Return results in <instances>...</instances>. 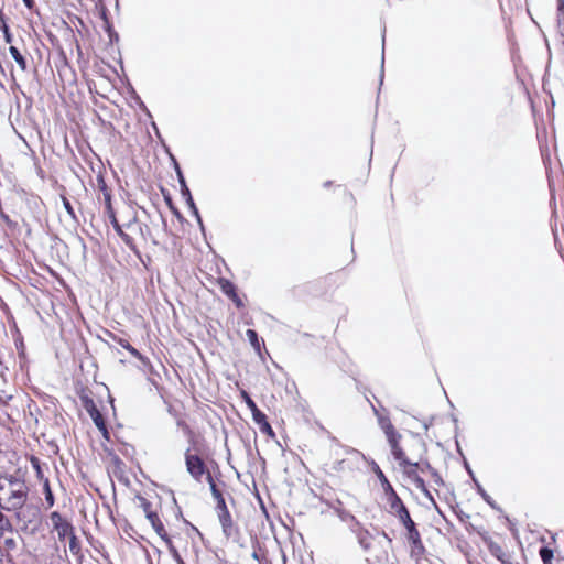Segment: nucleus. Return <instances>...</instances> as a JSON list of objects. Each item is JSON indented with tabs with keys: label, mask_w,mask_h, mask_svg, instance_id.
<instances>
[{
	"label": "nucleus",
	"mask_w": 564,
	"mask_h": 564,
	"mask_svg": "<svg viewBox=\"0 0 564 564\" xmlns=\"http://www.w3.org/2000/svg\"><path fill=\"white\" fill-rule=\"evenodd\" d=\"M10 529V522L8 518L0 511V531L3 532Z\"/></svg>",
	"instance_id": "nucleus-31"
},
{
	"label": "nucleus",
	"mask_w": 564,
	"mask_h": 564,
	"mask_svg": "<svg viewBox=\"0 0 564 564\" xmlns=\"http://www.w3.org/2000/svg\"><path fill=\"white\" fill-rule=\"evenodd\" d=\"M9 53L10 55L12 56V58L17 62V64L19 65V67L21 68L22 72H25L26 68H28V65H26V59L24 58V56L20 53V51L11 45L9 47Z\"/></svg>",
	"instance_id": "nucleus-14"
},
{
	"label": "nucleus",
	"mask_w": 564,
	"mask_h": 564,
	"mask_svg": "<svg viewBox=\"0 0 564 564\" xmlns=\"http://www.w3.org/2000/svg\"><path fill=\"white\" fill-rule=\"evenodd\" d=\"M563 7H564V1L560 0V9H562Z\"/></svg>",
	"instance_id": "nucleus-39"
},
{
	"label": "nucleus",
	"mask_w": 564,
	"mask_h": 564,
	"mask_svg": "<svg viewBox=\"0 0 564 564\" xmlns=\"http://www.w3.org/2000/svg\"><path fill=\"white\" fill-rule=\"evenodd\" d=\"M117 343L124 349H127L133 357L138 358L139 360H141L143 364H145L148 360L141 355V352L135 349L133 346H131L129 344L128 340L123 339V338H118L117 339Z\"/></svg>",
	"instance_id": "nucleus-15"
},
{
	"label": "nucleus",
	"mask_w": 564,
	"mask_h": 564,
	"mask_svg": "<svg viewBox=\"0 0 564 564\" xmlns=\"http://www.w3.org/2000/svg\"><path fill=\"white\" fill-rule=\"evenodd\" d=\"M246 336L248 338V340L250 341L251 346L259 350L260 349V343H259V338H258V334L256 330L253 329H248L246 332Z\"/></svg>",
	"instance_id": "nucleus-21"
},
{
	"label": "nucleus",
	"mask_w": 564,
	"mask_h": 564,
	"mask_svg": "<svg viewBox=\"0 0 564 564\" xmlns=\"http://www.w3.org/2000/svg\"><path fill=\"white\" fill-rule=\"evenodd\" d=\"M107 216L113 227V229L116 230V232L120 236V238L122 239V241L131 249H134V245H133V239L130 235H128L127 232L123 231L122 229V226L119 224V221L117 220V217H116V214H115V210L113 212H109L107 213Z\"/></svg>",
	"instance_id": "nucleus-8"
},
{
	"label": "nucleus",
	"mask_w": 564,
	"mask_h": 564,
	"mask_svg": "<svg viewBox=\"0 0 564 564\" xmlns=\"http://www.w3.org/2000/svg\"><path fill=\"white\" fill-rule=\"evenodd\" d=\"M127 228L131 229V230H134L135 228H138L139 230H141V227H140V225L138 224V221L135 219L129 221L127 224Z\"/></svg>",
	"instance_id": "nucleus-35"
},
{
	"label": "nucleus",
	"mask_w": 564,
	"mask_h": 564,
	"mask_svg": "<svg viewBox=\"0 0 564 564\" xmlns=\"http://www.w3.org/2000/svg\"><path fill=\"white\" fill-rule=\"evenodd\" d=\"M172 554L177 564H185V562L183 561V558L181 557L175 547H172Z\"/></svg>",
	"instance_id": "nucleus-34"
},
{
	"label": "nucleus",
	"mask_w": 564,
	"mask_h": 564,
	"mask_svg": "<svg viewBox=\"0 0 564 564\" xmlns=\"http://www.w3.org/2000/svg\"><path fill=\"white\" fill-rule=\"evenodd\" d=\"M101 192H102V196H104V200H105V212H106V214L109 213V212H113V208H112V205H111V195H110V192L108 191V188H107L105 183H102Z\"/></svg>",
	"instance_id": "nucleus-18"
},
{
	"label": "nucleus",
	"mask_w": 564,
	"mask_h": 564,
	"mask_svg": "<svg viewBox=\"0 0 564 564\" xmlns=\"http://www.w3.org/2000/svg\"><path fill=\"white\" fill-rule=\"evenodd\" d=\"M50 519L53 529L57 532L59 541H64L66 538H69L74 533L73 525L66 521L57 511L52 512Z\"/></svg>",
	"instance_id": "nucleus-5"
},
{
	"label": "nucleus",
	"mask_w": 564,
	"mask_h": 564,
	"mask_svg": "<svg viewBox=\"0 0 564 564\" xmlns=\"http://www.w3.org/2000/svg\"><path fill=\"white\" fill-rule=\"evenodd\" d=\"M387 438H388L389 445L391 447V453H392L394 459L395 460L403 459V456H405V454L402 451V448L399 446L400 434L394 433L393 436H388Z\"/></svg>",
	"instance_id": "nucleus-10"
},
{
	"label": "nucleus",
	"mask_w": 564,
	"mask_h": 564,
	"mask_svg": "<svg viewBox=\"0 0 564 564\" xmlns=\"http://www.w3.org/2000/svg\"><path fill=\"white\" fill-rule=\"evenodd\" d=\"M489 549H490V552L492 555H495L499 561L505 563V560H503L505 553L499 545L490 544Z\"/></svg>",
	"instance_id": "nucleus-24"
},
{
	"label": "nucleus",
	"mask_w": 564,
	"mask_h": 564,
	"mask_svg": "<svg viewBox=\"0 0 564 564\" xmlns=\"http://www.w3.org/2000/svg\"><path fill=\"white\" fill-rule=\"evenodd\" d=\"M207 481L209 482L210 485V490H212V494H213V497L218 500L220 498H223V495L221 492L219 491V489L217 488L216 484L214 482V479H213V476L210 475V473H207Z\"/></svg>",
	"instance_id": "nucleus-22"
},
{
	"label": "nucleus",
	"mask_w": 564,
	"mask_h": 564,
	"mask_svg": "<svg viewBox=\"0 0 564 564\" xmlns=\"http://www.w3.org/2000/svg\"><path fill=\"white\" fill-rule=\"evenodd\" d=\"M89 413H90V416H91L95 425L98 427V430L100 432H102V434L105 436H107L108 431H107L106 423H105V420L102 417V414L94 405L89 410Z\"/></svg>",
	"instance_id": "nucleus-12"
},
{
	"label": "nucleus",
	"mask_w": 564,
	"mask_h": 564,
	"mask_svg": "<svg viewBox=\"0 0 564 564\" xmlns=\"http://www.w3.org/2000/svg\"><path fill=\"white\" fill-rule=\"evenodd\" d=\"M219 522L223 528L224 534L229 538L234 532V523L229 511L219 512L218 514Z\"/></svg>",
	"instance_id": "nucleus-9"
},
{
	"label": "nucleus",
	"mask_w": 564,
	"mask_h": 564,
	"mask_svg": "<svg viewBox=\"0 0 564 564\" xmlns=\"http://www.w3.org/2000/svg\"><path fill=\"white\" fill-rule=\"evenodd\" d=\"M358 543L361 549L367 553V561L372 563H380L387 560L388 553L383 550L377 551L373 536L366 530L357 533Z\"/></svg>",
	"instance_id": "nucleus-3"
},
{
	"label": "nucleus",
	"mask_w": 564,
	"mask_h": 564,
	"mask_svg": "<svg viewBox=\"0 0 564 564\" xmlns=\"http://www.w3.org/2000/svg\"><path fill=\"white\" fill-rule=\"evenodd\" d=\"M62 202H63V206H64L65 210L67 212V214L73 219H76V215H75V212H74V208H73L70 202L65 196L62 197Z\"/></svg>",
	"instance_id": "nucleus-26"
},
{
	"label": "nucleus",
	"mask_w": 564,
	"mask_h": 564,
	"mask_svg": "<svg viewBox=\"0 0 564 564\" xmlns=\"http://www.w3.org/2000/svg\"><path fill=\"white\" fill-rule=\"evenodd\" d=\"M177 173H178V177H180L182 196L184 198H186V196H188V194H191V192H189L188 187L186 186L185 180H184L182 173L180 172V170L177 171Z\"/></svg>",
	"instance_id": "nucleus-27"
},
{
	"label": "nucleus",
	"mask_w": 564,
	"mask_h": 564,
	"mask_svg": "<svg viewBox=\"0 0 564 564\" xmlns=\"http://www.w3.org/2000/svg\"><path fill=\"white\" fill-rule=\"evenodd\" d=\"M30 487L19 473L0 476V508L14 512L18 520L26 525L37 518L39 511L29 503Z\"/></svg>",
	"instance_id": "nucleus-1"
},
{
	"label": "nucleus",
	"mask_w": 564,
	"mask_h": 564,
	"mask_svg": "<svg viewBox=\"0 0 564 564\" xmlns=\"http://www.w3.org/2000/svg\"><path fill=\"white\" fill-rule=\"evenodd\" d=\"M24 4L28 7V8H32L33 7V0H23Z\"/></svg>",
	"instance_id": "nucleus-36"
},
{
	"label": "nucleus",
	"mask_w": 564,
	"mask_h": 564,
	"mask_svg": "<svg viewBox=\"0 0 564 564\" xmlns=\"http://www.w3.org/2000/svg\"><path fill=\"white\" fill-rule=\"evenodd\" d=\"M186 203L188 205V207L191 208V210L193 212V214L196 216L198 223L202 225V219H200V216L198 214V209L193 200V197L191 194H188V196H186Z\"/></svg>",
	"instance_id": "nucleus-23"
},
{
	"label": "nucleus",
	"mask_w": 564,
	"mask_h": 564,
	"mask_svg": "<svg viewBox=\"0 0 564 564\" xmlns=\"http://www.w3.org/2000/svg\"><path fill=\"white\" fill-rule=\"evenodd\" d=\"M433 479V482L437 486H442L444 482H443V479L441 477V475L438 474V471L436 469H431V471L429 473Z\"/></svg>",
	"instance_id": "nucleus-30"
},
{
	"label": "nucleus",
	"mask_w": 564,
	"mask_h": 564,
	"mask_svg": "<svg viewBox=\"0 0 564 564\" xmlns=\"http://www.w3.org/2000/svg\"><path fill=\"white\" fill-rule=\"evenodd\" d=\"M375 471H376L378 479L381 482L382 490L384 492L388 506L390 507L391 505L400 501L401 498L398 496V494L395 492V490L393 489V487L391 486V484L384 476L383 471L379 468V466L376 467Z\"/></svg>",
	"instance_id": "nucleus-7"
},
{
	"label": "nucleus",
	"mask_w": 564,
	"mask_h": 564,
	"mask_svg": "<svg viewBox=\"0 0 564 564\" xmlns=\"http://www.w3.org/2000/svg\"><path fill=\"white\" fill-rule=\"evenodd\" d=\"M242 397L246 401L247 406L250 409L252 413L253 421H263L265 414L258 409L256 402L249 397V394L243 391Z\"/></svg>",
	"instance_id": "nucleus-11"
},
{
	"label": "nucleus",
	"mask_w": 564,
	"mask_h": 564,
	"mask_svg": "<svg viewBox=\"0 0 564 564\" xmlns=\"http://www.w3.org/2000/svg\"><path fill=\"white\" fill-rule=\"evenodd\" d=\"M68 539H69V551L73 554L78 553L80 550V545H79V542L77 541V538L75 536V534L73 533Z\"/></svg>",
	"instance_id": "nucleus-25"
},
{
	"label": "nucleus",
	"mask_w": 564,
	"mask_h": 564,
	"mask_svg": "<svg viewBox=\"0 0 564 564\" xmlns=\"http://www.w3.org/2000/svg\"><path fill=\"white\" fill-rule=\"evenodd\" d=\"M185 465L187 473L197 481H200L202 477L209 473L204 460L198 455L192 454L189 449L185 453Z\"/></svg>",
	"instance_id": "nucleus-4"
},
{
	"label": "nucleus",
	"mask_w": 564,
	"mask_h": 564,
	"mask_svg": "<svg viewBox=\"0 0 564 564\" xmlns=\"http://www.w3.org/2000/svg\"><path fill=\"white\" fill-rule=\"evenodd\" d=\"M539 554H540V557H541L543 564H553L552 560H553L554 554L551 549L543 546L540 549Z\"/></svg>",
	"instance_id": "nucleus-19"
},
{
	"label": "nucleus",
	"mask_w": 564,
	"mask_h": 564,
	"mask_svg": "<svg viewBox=\"0 0 564 564\" xmlns=\"http://www.w3.org/2000/svg\"><path fill=\"white\" fill-rule=\"evenodd\" d=\"M256 423L259 425V429L262 433L271 437H274V432L269 422L267 421V416L263 417V421H256Z\"/></svg>",
	"instance_id": "nucleus-20"
},
{
	"label": "nucleus",
	"mask_w": 564,
	"mask_h": 564,
	"mask_svg": "<svg viewBox=\"0 0 564 564\" xmlns=\"http://www.w3.org/2000/svg\"><path fill=\"white\" fill-rule=\"evenodd\" d=\"M216 501H217V511H218V513L219 512H224V511H229L227 506H226L224 497L218 499V500H216Z\"/></svg>",
	"instance_id": "nucleus-33"
},
{
	"label": "nucleus",
	"mask_w": 564,
	"mask_h": 564,
	"mask_svg": "<svg viewBox=\"0 0 564 564\" xmlns=\"http://www.w3.org/2000/svg\"><path fill=\"white\" fill-rule=\"evenodd\" d=\"M479 492L485 499L488 498L487 494L482 489L479 488Z\"/></svg>",
	"instance_id": "nucleus-38"
},
{
	"label": "nucleus",
	"mask_w": 564,
	"mask_h": 564,
	"mask_svg": "<svg viewBox=\"0 0 564 564\" xmlns=\"http://www.w3.org/2000/svg\"><path fill=\"white\" fill-rule=\"evenodd\" d=\"M389 512L398 518L400 523L404 527L405 535L410 544L411 556L415 560H420L425 552V547L421 540V534L416 529V524L412 520L408 508L403 501L400 500L389 507Z\"/></svg>",
	"instance_id": "nucleus-2"
},
{
	"label": "nucleus",
	"mask_w": 564,
	"mask_h": 564,
	"mask_svg": "<svg viewBox=\"0 0 564 564\" xmlns=\"http://www.w3.org/2000/svg\"><path fill=\"white\" fill-rule=\"evenodd\" d=\"M154 516H156V514L155 513H149L148 514V518H149V520L151 521L152 524H153V521L156 522Z\"/></svg>",
	"instance_id": "nucleus-37"
},
{
	"label": "nucleus",
	"mask_w": 564,
	"mask_h": 564,
	"mask_svg": "<svg viewBox=\"0 0 564 564\" xmlns=\"http://www.w3.org/2000/svg\"><path fill=\"white\" fill-rule=\"evenodd\" d=\"M221 290L225 294H227L234 302H236L237 306H241L242 303L240 299L236 294L235 285L230 283L229 281H224L221 283Z\"/></svg>",
	"instance_id": "nucleus-13"
},
{
	"label": "nucleus",
	"mask_w": 564,
	"mask_h": 564,
	"mask_svg": "<svg viewBox=\"0 0 564 564\" xmlns=\"http://www.w3.org/2000/svg\"><path fill=\"white\" fill-rule=\"evenodd\" d=\"M402 473L414 484L415 487H423L424 479L420 476L417 465L411 462L406 456L397 460Z\"/></svg>",
	"instance_id": "nucleus-6"
},
{
	"label": "nucleus",
	"mask_w": 564,
	"mask_h": 564,
	"mask_svg": "<svg viewBox=\"0 0 564 564\" xmlns=\"http://www.w3.org/2000/svg\"><path fill=\"white\" fill-rule=\"evenodd\" d=\"M156 522L153 521V528L154 530L158 532V534L166 542V544L169 545L170 547V551L172 552V547H174L172 545V542L170 540V538L167 536L166 532H165V529H164V525L163 523L160 521V519L158 518V516H154Z\"/></svg>",
	"instance_id": "nucleus-16"
},
{
	"label": "nucleus",
	"mask_w": 564,
	"mask_h": 564,
	"mask_svg": "<svg viewBox=\"0 0 564 564\" xmlns=\"http://www.w3.org/2000/svg\"><path fill=\"white\" fill-rule=\"evenodd\" d=\"M416 489H419L426 499H429L434 506H436V502L431 494V491L427 489L426 485H425V481H423V487H416Z\"/></svg>",
	"instance_id": "nucleus-29"
},
{
	"label": "nucleus",
	"mask_w": 564,
	"mask_h": 564,
	"mask_svg": "<svg viewBox=\"0 0 564 564\" xmlns=\"http://www.w3.org/2000/svg\"><path fill=\"white\" fill-rule=\"evenodd\" d=\"M379 425L383 430L386 436H393L394 433H398L392 425L391 421L386 416H379L378 417Z\"/></svg>",
	"instance_id": "nucleus-17"
},
{
	"label": "nucleus",
	"mask_w": 564,
	"mask_h": 564,
	"mask_svg": "<svg viewBox=\"0 0 564 564\" xmlns=\"http://www.w3.org/2000/svg\"><path fill=\"white\" fill-rule=\"evenodd\" d=\"M415 464L417 465L419 473H422V474L430 473L431 469H433V467L431 466V464L427 460L415 462Z\"/></svg>",
	"instance_id": "nucleus-28"
},
{
	"label": "nucleus",
	"mask_w": 564,
	"mask_h": 564,
	"mask_svg": "<svg viewBox=\"0 0 564 564\" xmlns=\"http://www.w3.org/2000/svg\"><path fill=\"white\" fill-rule=\"evenodd\" d=\"M45 500L50 507L54 505V497L47 482L45 484Z\"/></svg>",
	"instance_id": "nucleus-32"
}]
</instances>
